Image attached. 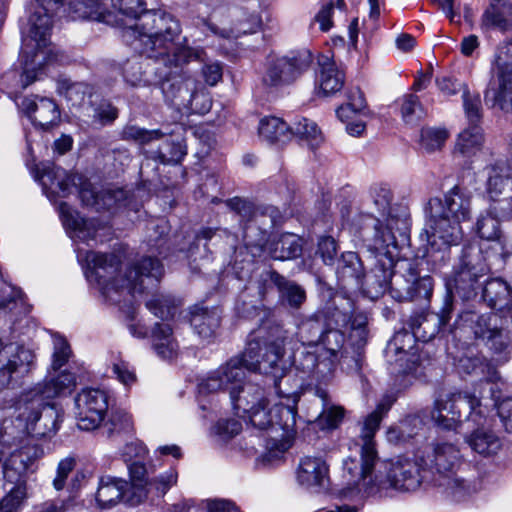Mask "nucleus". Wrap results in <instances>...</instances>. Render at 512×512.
<instances>
[{"label": "nucleus", "instance_id": "nucleus-1", "mask_svg": "<svg viewBox=\"0 0 512 512\" xmlns=\"http://www.w3.org/2000/svg\"><path fill=\"white\" fill-rule=\"evenodd\" d=\"M288 331L282 325H271L265 336L248 341L245 350L217 369L210 371L198 382L200 394L227 391L235 414L246 417L248 411L260 406L264 399L263 389L246 381L247 371L270 375L277 394L282 393L286 367L283 361Z\"/></svg>", "mask_w": 512, "mask_h": 512}, {"label": "nucleus", "instance_id": "nucleus-2", "mask_svg": "<svg viewBox=\"0 0 512 512\" xmlns=\"http://www.w3.org/2000/svg\"><path fill=\"white\" fill-rule=\"evenodd\" d=\"M127 24L119 26L122 38L133 49L147 55H135L122 66V76L132 87L152 86L159 81L164 57L182 32L180 22L163 10H147L141 0H117Z\"/></svg>", "mask_w": 512, "mask_h": 512}, {"label": "nucleus", "instance_id": "nucleus-3", "mask_svg": "<svg viewBox=\"0 0 512 512\" xmlns=\"http://www.w3.org/2000/svg\"><path fill=\"white\" fill-rule=\"evenodd\" d=\"M361 232L364 246L375 258L373 268L365 273L360 286L371 299H377L386 291L395 300L423 299L428 301L433 292V278L420 275L418 261L400 259V246L391 234L379 229L377 221L367 218Z\"/></svg>", "mask_w": 512, "mask_h": 512}, {"label": "nucleus", "instance_id": "nucleus-4", "mask_svg": "<svg viewBox=\"0 0 512 512\" xmlns=\"http://www.w3.org/2000/svg\"><path fill=\"white\" fill-rule=\"evenodd\" d=\"M453 311V298L446 295L438 312L414 313L409 317L407 326L415 331L422 342H428L438 333L447 331L455 336L474 339L493 354L508 359L512 352V338L501 317L492 312L464 310L450 324Z\"/></svg>", "mask_w": 512, "mask_h": 512}, {"label": "nucleus", "instance_id": "nucleus-5", "mask_svg": "<svg viewBox=\"0 0 512 512\" xmlns=\"http://www.w3.org/2000/svg\"><path fill=\"white\" fill-rule=\"evenodd\" d=\"M77 259L85 269L86 279L113 305L120 304L124 294L136 297L155 289L164 274L162 263L151 256L134 262L123 275L118 274L121 260L116 254L79 250Z\"/></svg>", "mask_w": 512, "mask_h": 512}, {"label": "nucleus", "instance_id": "nucleus-6", "mask_svg": "<svg viewBox=\"0 0 512 512\" xmlns=\"http://www.w3.org/2000/svg\"><path fill=\"white\" fill-rule=\"evenodd\" d=\"M63 6V0H30L27 4V31L23 32L20 59L23 65L22 86L25 88L36 81L38 71L53 63L63 64L67 57L50 45L53 19Z\"/></svg>", "mask_w": 512, "mask_h": 512}, {"label": "nucleus", "instance_id": "nucleus-7", "mask_svg": "<svg viewBox=\"0 0 512 512\" xmlns=\"http://www.w3.org/2000/svg\"><path fill=\"white\" fill-rule=\"evenodd\" d=\"M369 469L361 477L346 478L350 490L366 496L382 495L388 489L402 492L417 490L421 485L431 486L432 478L421 461V456L401 455L379 464L377 472Z\"/></svg>", "mask_w": 512, "mask_h": 512}, {"label": "nucleus", "instance_id": "nucleus-8", "mask_svg": "<svg viewBox=\"0 0 512 512\" xmlns=\"http://www.w3.org/2000/svg\"><path fill=\"white\" fill-rule=\"evenodd\" d=\"M0 446L1 453L8 454L2 466L4 479L17 480L20 475H27L34 461L43 454L42 447L30 437L20 404L14 415L1 423Z\"/></svg>", "mask_w": 512, "mask_h": 512}, {"label": "nucleus", "instance_id": "nucleus-9", "mask_svg": "<svg viewBox=\"0 0 512 512\" xmlns=\"http://www.w3.org/2000/svg\"><path fill=\"white\" fill-rule=\"evenodd\" d=\"M163 59L164 69L159 75L161 79L154 85L160 87L167 101H178L177 105H192L198 95L194 92V81L184 67L192 61L204 62L205 51L175 40L173 48Z\"/></svg>", "mask_w": 512, "mask_h": 512}, {"label": "nucleus", "instance_id": "nucleus-10", "mask_svg": "<svg viewBox=\"0 0 512 512\" xmlns=\"http://www.w3.org/2000/svg\"><path fill=\"white\" fill-rule=\"evenodd\" d=\"M34 178L38 181L45 195L53 201L57 197H66L75 187L83 205L93 207L97 211L109 209L113 202L110 191H96L90 181L81 174H68L66 170L51 162L40 163L34 170Z\"/></svg>", "mask_w": 512, "mask_h": 512}, {"label": "nucleus", "instance_id": "nucleus-11", "mask_svg": "<svg viewBox=\"0 0 512 512\" xmlns=\"http://www.w3.org/2000/svg\"><path fill=\"white\" fill-rule=\"evenodd\" d=\"M484 253L479 245L468 244L463 246L458 262L446 277L447 295H457L464 301L477 296L482 285L481 279L489 273Z\"/></svg>", "mask_w": 512, "mask_h": 512}, {"label": "nucleus", "instance_id": "nucleus-12", "mask_svg": "<svg viewBox=\"0 0 512 512\" xmlns=\"http://www.w3.org/2000/svg\"><path fill=\"white\" fill-rule=\"evenodd\" d=\"M225 204L240 217L247 247L263 248L268 241L269 230L282 220L281 211L272 205L256 207L240 197L227 199Z\"/></svg>", "mask_w": 512, "mask_h": 512}, {"label": "nucleus", "instance_id": "nucleus-13", "mask_svg": "<svg viewBox=\"0 0 512 512\" xmlns=\"http://www.w3.org/2000/svg\"><path fill=\"white\" fill-rule=\"evenodd\" d=\"M426 222L421 240L427 243V253L441 252V260L449 258L451 246L460 244L463 238L461 223L444 214L440 198H431L426 207Z\"/></svg>", "mask_w": 512, "mask_h": 512}, {"label": "nucleus", "instance_id": "nucleus-14", "mask_svg": "<svg viewBox=\"0 0 512 512\" xmlns=\"http://www.w3.org/2000/svg\"><path fill=\"white\" fill-rule=\"evenodd\" d=\"M32 441L51 438L60 428L63 415L54 404L27 392L20 402Z\"/></svg>", "mask_w": 512, "mask_h": 512}, {"label": "nucleus", "instance_id": "nucleus-15", "mask_svg": "<svg viewBox=\"0 0 512 512\" xmlns=\"http://www.w3.org/2000/svg\"><path fill=\"white\" fill-rule=\"evenodd\" d=\"M280 398L287 399V404L277 403L272 406V415H274L272 432H281L280 439L271 438L267 442L269 458H277L285 453L291 446L296 434L297 410L296 405L299 400L297 391L285 392L282 390Z\"/></svg>", "mask_w": 512, "mask_h": 512}, {"label": "nucleus", "instance_id": "nucleus-16", "mask_svg": "<svg viewBox=\"0 0 512 512\" xmlns=\"http://www.w3.org/2000/svg\"><path fill=\"white\" fill-rule=\"evenodd\" d=\"M479 406L480 400L469 393L441 394L434 400L431 418L438 427L454 430L463 415L466 419L473 414L480 415L481 411L477 410Z\"/></svg>", "mask_w": 512, "mask_h": 512}, {"label": "nucleus", "instance_id": "nucleus-17", "mask_svg": "<svg viewBox=\"0 0 512 512\" xmlns=\"http://www.w3.org/2000/svg\"><path fill=\"white\" fill-rule=\"evenodd\" d=\"M384 416L376 411L371 412L364 420L359 439L355 447H359L360 458L348 456L343 460V478L361 477L366 471L378 463V454L374 436Z\"/></svg>", "mask_w": 512, "mask_h": 512}, {"label": "nucleus", "instance_id": "nucleus-18", "mask_svg": "<svg viewBox=\"0 0 512 512\" xmlns=\"http://www.w3.org/2000/svg\"><path fill=\"white\" fill-rule=\"evenodd\" d=\"M313 63V54L308 49L289 51L268 62L263 75V84L268 87L289 85L306 73Z\"/></svg>", "mask_w": 512, "mask_h": 512}, {"label": "nucleus", "instance_id": "nucleus-19", "mask_svg": "<svg viewBox=\"0 0 512 512\" xmlns=\"http://www.w3.org/2000/svg\"><path fill=\"white\" fill-rule=\"evenodd\" d=\"M35 368L34 352L17 343L0 346V390L18 383Z\"/></svg>", "mask_w": 512, "mask_h": 512}, {"label": "nucleus", "instance_id": "nucleus-20", "mask_svg": "<svg viewBox=\"0 0 512 512\" xmlns=\"http://www.w3.org/2000/svg\"><path fill=\"white\" fill-rule=\"evenodd\" d=\"M145 498V490L132 487L131 483L118 477L104 475L99 478L95 500L99 508L110 509L120 502L138 505Z\"/></svg>", "mask_w": 512, "mask_h": 512}, {"label": "nucleus", "instance_id": "nucleus-21", "mask_svg": "<svg viewBox=\"0 0 512 512\" xmlns=\"http://www.w3.org/2000/svg\"><path fill=\"white\" fill-rule=\"evenodd\" d=\"M417 341L419 336L415 335V331L403 328L388 342L386 357L398 367L397 372L408 374L416 370L420 362Z\"/></svg>", "mask_w": 512, "mask_h": 512}, {"label": "nucleus", "instance_id": "nucleus-22", "mask_svg": "<svg viewBox=\"0 0 512 512\" xmlns=\"http://www.w3.org/2000/svg\"><path fill=\"white\" fill-rule=\"evenodd\" d=\"M110 1L113 10H108L103 0H67V16L72 20H93L115 27L127 24L126 16L119 11V2Z\"/></svg>", "mask_w": 512, "mask_h": 512}, {"label": "nucleus", "instance_id": "nucleus-23", "mask_svg": "<svg viewBox=\"0 0 512 512\" xmlns=\"http://www.w3.org/2000/svg\"><path fill=\"white\" fill-rule=\"evenodd\" d=\"M421 461L429 471L432 478L431 484L456 473L460 465V450L452 443L435 441L428 446L426 454L421 456Z\"/></svg>", "mask_w": 512, "mask_h": 512}, {"label": "nucleus", "instance_id": "nucleus-24", "mask_svg": "<svg viewBox=\"0 0 512 512\" xmlns=\"http://www.w3.org/2000/svg\"><path fill=\"white\" fill-rule=\"evenodd\" d=\"M77 425L81 430L99 427L108 410L107 393L100 389H83L75 398Z\"/></svg>", "mask_w": 512, "mask_h": 512}, {"label": "nucleus", "instance_id": "nucleus-25", "mask_svg": "<svg viewBox=\"0 0 512 512\" xmlns=\"http://www.w3.org/2000/svg\"><path fill=\"white\" fill-rule=\"evenodd\" d=\"M297 481L315 493L326 490L330 481L329 466L322 457H303L297 469Z\"/></svg>", "mask_w": 512, "mask_h": 512}, {"label": "nucleus", "instance_id": "nucleus-26", "mask_svg": "<svg viewBox=\"0 0 512 512\" xmlns=\"http://www.w3.org/2000/svg\"><path fill=\"white\" fill-rule=\"evenodd\" d=\"M59 216L63 227L72 239H78L82 242L94 240L100 227L97 219H86L73 210L66 202H61L58 206Z\"/></svg>", "mask_w": 512, "mask_h": 512}, {"label": "nucleus", "instance_id": "nucleus-27", "mask_svg": "<svg viewBox=\"0 0 512 512\" xmlns=\"http://www.w3.org/2000/svg\"><path fill=\"white\" fill-rule=\"evenodd\" d=\"M238 9L231 33L235 37L257 32L262 26L260 13L266 8V0H236Z\"/></svg>", "mask_w": 512, "mask_h": 512}, {"label": "nucleus", "instance_id": "nucleus-28", "mask_svg": "<svg viewBox=\"0 0 512 512\" xmlns=\"http://www.w3.org/2000/svg\"><path fill=\"white\" fill-rule=\"evenodd\" d=\"M326 327L346 328L352 323L355 312L354 301L343 294L336 293L320 308Z\"/></svg>", "mask_w": 512, "mask_h": 512}, {"label": "nucleus", "instance_id": "nucleus-29", "mask_svg": "<svg viewBox=\"0 0 512 512\" xmlns=\"http://www.w3.org/2000/svg\"><path fill=\"white\" fill-rule=\"evenodd\" d=\"M384 217L386 221L385 227H383L381 221L378 218H375L371 215L361 216L359 220V237L361 238V232L365 227L366 221H368L367 218H372L375 221H377L379 229L383 231L385 234L391 233L396 238L394 233L395 231L399 234L402 240H407L411 227V217L409 208L403 204H396L394 206H391L387 210L386 215Z\"/></svg>", "mask_w": 512, "mask_h": 512}, {"label": "nucleus", "instance_id": "nucleus-30", "mask_svg": "<svg viewBox=\"0 0 512 512\" xmlns=\"http://www.w3.org/2000/svg\"><path fill=\"white\" fill-rule=\"evenodd\" d=\"M318 66L319 69L316 75L317 94L329 96L339 92L344 86V72L327 55L318 57Z\"/></svg>", "mask_w": 512, "mask_h": 512}, {"label": "nucleus", "instance_id": "nucleus-31", "mask_svg": "<svg viewBox=\"0 0 512 512\" xmlns=\"http://www.w3.org/2000/svg\"><path fill=\"white\" fill-rule=\"evenodd\" d=\"M368 338L367 318L364 314L358 313L350 324L349 342L353 347L355 355L351 356L347 363L348 372L362 377V357L360 350L366 345Z\"/></svg>", "mask_w": 512, "mask_h": 512}, {"label": "nucleus", "instance_id": "nucleus-32", "mask_svg": "<svg viewBox=\"0 0 512 512\" xmlns=\"http://www.w3.org/2000/svg\"><path fill=\"white\" fill-rule=\"evenodd\" d=\"M27 115L35 126L49 130L60 118L56 103L48 98H40L38 102L25 99L22 103Z\"/></svg>", "mask_w": 512, "mask_h": 512}, {"label": "nucleus", "instance_id": "nucleus-33", "mask_svg": "<svg viewBox=\"0 0 512 512\" xmlns=\"http://www.w3.org/2000/svg\"><path fill=\"white\" fill-rule=\"evenodd\" d=\"M75 386V375L68 370H63L56 376L46 378L42 383L37 384L29 392H31L32 395L39 396L49 401L57 396L70 393Z\"/></svg>", "mask_w": 512, "mask_h": 512}, {"label": "nucleus", "instance_id": "nucleus-34", "mask_svg": "<svg viewBox=\"0 0 512 512\" xmlns=\"http://www.w3.org/2000/svg\"><path fill=\"white\" fill-rule=\"evenodd\" d=\"M484 97L492 107L512 113V76L492 75Z\"/></svg>", "mask_w": 512, "mask_h": 512}, {"label": "nucleus", "instance_id": "nucleus-35", "mask_svg": "<svg viewBox=\"0 0 512 512\" xmlns=\"http://www.w3.org/2000/svg\"><path fill=\"white\" fill-rule=\"evenodd\" d=\"M486 178L485 192L488 198L500 197L502 194H512V178L507 166L502 161L487 165L483 169Z\"/></svg>", "mask_w": 512, "mask_h": 512}, {"label": "nucleus", "instance_id": "nucleus-36", "mask_svg": "<svg viewBox=\"0 0 512 512\" xmlns=\"http://www.w3.org/2000/svg\"><path fill=\"white\" fill-rule=\"evenodd\" d=\"M190 324L203 339L212 337L220 326L221 311L218 307H204L202 304L194 305L190 310Z\"/></svg>", "mask_w": 512, "mask_h": 512}, {"label": "nucleus", "instance_id": "nucleus-37", "mask_svg": "<svg viewBox=\"0 0 512 512\" xmlns=\"http://www.w3.org/2000/svg\"><path fill=\"white\" fill-rule=\"evenodd\" d=\"M482 299L490 308L503 312L512 308V289L503 279L493 278L485 282Z\"/></svg>", "mask_w": 512, "mask_h": 512}, {"label": "nucleus", "instance_id": "nucleus-38", "mask_svg": "<svg viewBox=\"0 0 512 512\" xmlns=\"http://www.w3.org/2000/svg\"><path fill=\"white\" fill-rule=\"evenodd\" d=\"M275 288L278 292V304L289 310H299L306 302L305 289L285 276L274 275Z\"/></svg>", "mask_w": 512, "mask_h": 512}, {"label": "nucleus", "instance_id": "nucleus-39", "mask_svg": "<svg viewBox=\"0 0 512 512\" xmlns=\"http://www.w3.org/2000/svg\"><path fill=\"white\" fill-rule=\"evenodd\" d=\"M471 450L482 457H493L502 449L500 437L492 430L478 428L465 437Z\"/></svg>", "mask_w": 512, "mask_h": 512}, {"label": "nucleus", "instance_id": "nucleus-40", "mask_svg": "<svg viewBox=\"0 0 512 512\" xmlns=\"http://www.w3.org/2000/svg\"><path fill=\"white\" fill-rule=\"evenodd\" d=\"M431 486L440 488L446 497L455 502L468 499L477 490L475 484L458 476L456 473L449 476H442L441 480L431 484Z\"/></svg>", "mask_w": 512, "mask_h": 512}, {"label": "nucleus", "instance_id": "nucleus-41", "mask_svg": "<svg viewBox=\"0 0 512 512\" xmlns=\"http://www.w3.org/2000/svg\"><path fill=\"white\" fill-rule=\"evenodd\" d=\"M316 395L322 401V411L313 423L321 430L336 429L343 420L344 408L334 405L328 392L322 388L316 389Z\"/></svg>", "mask_w": 512, "mask_h": 512}, {"label": "nucleus", "instance_id": "nucleus-42", "mask_svg": "<svg viewBox=\"0 0 512 512\" xmlns=\"http://www.w3.org/2000/svg\"><path fill=\"white\" fill-rule=\"evenodd\" d=\"M345 343V335L342 330L338 328L326 327L318 346H321L327 354V361L329 366H334L341 358L344 363L349 362L350 357L344 355L343 347Z\"/></svg>", "mask_w": 512, "mask_h": 512}, {"label": "nucleus", "instance_id": "nucleus-43", "mask_svg": "<svg viewBox=\"0 0 512 512\" xmlns=\"http://www.w3.org/2000/svg\"><path fill=\"white\" fill-rule=\"evenodd\" d=\"M444 214L462 223L470 218V197L462 192L458 186H454L444 199H441Z\"/></svg>", "mask_w": 512, "mask_h": 512}, {"label": "nucleus", "instance_id": "nucleus-44", "mask_svg": "<svg viewBox=\"0 0 512 512\" xmlns=\"http://www.w3.org/2000/svg\"><path fill=\"white\" fill-rule=\"evenodd\" d=\"M325 329V319L322 317L320 309H318L298 324L297 335L302 345L318 347L319 340Z\"/></svg>", "mask_w": 512, "mask_h": 512}, {"label": "nucleus", "instance_id": "nucleus-45", "mask_svg": "<svg viewBox=\"0 0 512 512\" xmlns=\"http://www.w3.org/2000/svg\"><path fill=\"white\" fill-rule=\"evenodd\" d=\"M258 132L259 136L270 144H285L291 140L290 125L274 116L262 118Z\"/></svg>", "mask_w": 512, "mask_h": 512}, {"label": "nucleus", "instance_id": "nucleus-46", "mask_svg": "<svg viewBox=\"0 0 512 512\" xmlns=\"http://www.w3.org/2000/svg\"><path fill=\"white\" fill-rule=\"evenodd\" d=\"M336 274L343 283L358 286L365 274L363 263L358 254L351 251L343 253L338 262Z\"/></svg>", "mask_w": 512, "mask_h": 512}, {"label": "nucleus", "instance_id": "nucleus-47", "mask_svg": "<svg viewBox=\"0 0 512 512\" xmlns=\"http://www.w3.org/2000/svg\"><path fill=\"white\" fill-rule=\"evenodd\" d=\"M101 430L103 435L113 441L124 440L133 433L131 416L124 410H113Z\"/></svg>", "mask_w": 512, "mask_h": 512}, {"label": "nucleus", "instance_id": "nucleus-48", "mask_svg": "<svg viewBox=\"0 0 512 512\" xmlns=\"http://www.w3.org/2000/svg\"><path fill=\"white\" fill-rule=\"evenodd\" d=\"M30 312V306L25 302L24 295L19 289H12L9 298L0 299V319L14 324L20 317ZM0 338V346L3 344Z\"/></svg>", "mask_w": 512, "mask_h": 512}, {"label": "nucleus", "instance_id": "nucleus-49", "mask_svg": "<svg viewBox=\"0 0 512 512\" xmlns=\"http://www.w3.org/2000/svg\"><path fill=\"white\" fill-rule=\"evenodd\" d=\"M313 347L302 345L297 348L292 357V365L296 372L301 374L302 378L313 376L317 372L319 365H324L328 370L331 366L328 362L320 361L316 350H311Z\"/></svg>", "mask_w": 512, "mask_h": 512}, {"label": "nucleus", "instance_id": "nucleus-50", "mask_svg": "<svg viewBox=\"0 0 512 512\" xmlns=\"http://www.w3.org/2000/svg\"><path fill=\"white\" fill-rule=\"evenodd\" d=\"M153 347L158 356L172 359L177 355L178 343L173 337L172 328L167 323H156L152 330Z\"/></svg>", "mask_w": 512, "mask_h": 512}, {"label": "nucleus", "instance_id": "nucleus-51", "mask_svg": "<svg viewBox=\"0 0 512 512\" xmlns=\"http://www.w3.org/2000/svg\"><path fill=\"white\" fill-rule=\"evenodd\" d=\"M291 138L297 137L301 142H304L310 149H315L323 142V135L318 125L308 119L299 118L296 119L292 125H290Z\"/></svg>", "mask_w": 512, "mask_h": 512}, {"label": "nucleus", "instance_id": "nucleus-52", "mask_svg": "<svg viewBox=\"0 0 512 512\" xmlns=\"http://www.w3.org/2000/svg\"><path fill=\"white\" fill-rule=\"evenodd\" d=\"M57 91L72 107L81 106L85 99L93 96V87L84 82H71L69 79H59Z\"/></svg>", "mask_w": 512, "mask_h": 512}, {"label": "nucleus", "instance_id": "nucleus-53", "mask_svg": "<svg viewBox=\"0 0 512 512\" xmlns=\"http://www.w3.org/2000/svg\"><path fill=\"white\" fill-rule=\"evenodd\" d=\"M483 142L484 137L481 127L479 125H469L458 135L454 152L464 157H470L481 149Z\"/></svg>", "mask_w": 512, "mask_h": 512}, {"label": "nucleus", "instance_id": "nucleus-54", "mask_svg": "<svg viewBox=\"0 0 512 512\" xmlns=\"http://www.w3.org/2000/svg\"><path fill=\"white\" fill-rule=\"evenodd\" d=\"M491 73L512 76V39L505 40L497 46Z\"/></svg>", "mask_w": 512, "mask_h": 512}, {"label": "nucleus", "instance_id": "nucleus-55", "mask_svg": "<svg viewBox=\"0 0 512 512\" xmlns=\"http://www.w3.org/2000/svg\"><path fill=\"white\" fill-rule=\"evenodd\" d=\"M481 27L506 32L512 30V22L504 16L499 4L491 3L482 15Z\"/></svg>", "mask_w": 512, "mask_h": 512}, {"label": "nucleus", "instance_id": "nucleus-56", "mask_svg": "<svg viewBox=\"0 0 512 512\" xmlns=\"http://www.w3.org/2000/svg\"><path fill=\"white\" fill-rule=\"evenodd\" d=\"M302 245L300 239L294 234H283L275 244L274 255L275 259L287 260L294 259L301 255Z\"/></svg>", "mask_w": 512, "mask_h": 512}, {"label": "nucleus", "instance_id": "nucleus-57", "mask_svg": "<svg viewBox=\"0 0 512 512\" xmlns=\"http://www.w3.org/2000/svg\"><path fill=\"white\" fill-rule=\"evenodd\" d=\"M26 478L27 475H20L19 479H4L6 482L13 484V487L2 498V505L9 512H17L23 500L26 497Z\"/></svg>", "mask_w": 512, "mask_h": 512}, {"label": "nucleus", "instance_id": "nucleus-58", "mask_svg": "<svg viewBox=\"0 0 512 512\" xmlns=\"http://www.w3.org/2000/svg\"><path fill=\"white\" fill-rule=\"evenodd\" d=\"M147 309L156 317L166 320L172 318L177 311V304L170 295H154L146 302Z\"/></svg>", "mask_w": 512, "mask_h": 512}, {"label": "nucleus", "instance_id": "nucleus-59", "mask_svg": "<svg viewBox=\"0 0 512 512\" xmlns=\"http://www.w3.org/2000/svg\"><path fill=\"white\" fill-rule=\"evenodd\" d=\"M401 116L406 124L415 125L424 116L425 110L417 95H404L401 103Z\"/></svg>", "mask_w": 512, "mask_h": 512}, {"label": "nucleus", "instance_id": "nucleus-60", "mask_svg": "<svg viewBox=\"0 0 512 512\" xmlns=\"http://www.w3.org/2000/svg\"><path fill=\"white\" fill-rule=\"evenodd\" d=\"M459 367L467 374H478V372H484L487 369L486 380L489 382H498L501 379L499 373L488 364L484 363V360L479 357H464L459 361Z\"/></svg>", "mask_w": 512, "mask_h": 512}, {"label": "nucleus", "instance_id": "nucleus-61", "mask_svg": "<svg viewBox=\"0 0 512 512\" xmlns=\"http://www.w3.org/2000/svg\"><path fill=\"white\" fill-rule=\"evenodd\" d=\"M186 154V146L182 142L166 141L158 149L157 159L163 164H176L179 163Z\"/></svg>", "mask_w": 512, "mask_h": 512}, {"label": "nucleus", "instance_id": "nucleus-62", "mask_svg": "<svg viewBox=\"0 0 512 512\" xmlns=\"http://www.w3.org/2000/svg\"><path fill=\"white\" fill-rule=\"evenodd\" d=\"M462 100L469 125H478L482 117V105L479 93H471L467 87L462 93Z\"/></svg>", "mask_w": 512, "mask_h": 512}, {"label": "nucleus", "instance_id": "nucleus-63", "mask_svg": "<svg viewBox=\"0 0 512 512\" xmlns=\"http://www.w3.org/2000/svg\"><path fill=\"white\" fill-rule=\"evenodd\" d=\"M165 135L160 129L147 130L135 125H128L122 131V137L125 140H133L139 144H147L153 140H158Z\"/></svg>", "mask_w": 512, "mask_h": 512}, {"label": "nucleus", "instance_id": "nucleus-64", "mask_svg": "<svg viewBox=\"0 0 512 512\" xmlns=\"http://www.w3.org/2000/svg\"><path fill=\"white\" fill-rule=\"evenodd\" d=\"M369 195L376 211L381 216H385L392 202V192L389 187L384 184H374L370 188Z\"/></svg>", "mask_w": 512, "mask_h": 512}]
</instances>
